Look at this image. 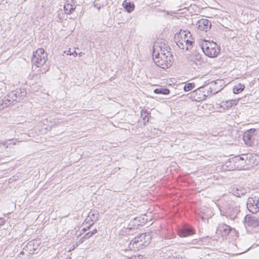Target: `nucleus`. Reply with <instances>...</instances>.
Listing matches in <instances>:
<instances>
[{"label":"nucleus","instance_id":"nucleus-15","mask_svg":"<svg viewBox=\"0 0 259 259\" xmlns=\"http://www.w3.org/2000/svg\"><path fill=\"white\" fill-rule=\"evenodd\" d=\"M248 158V154H243L241 156L236 157L235 160H233V161H234L236 163V165H235V168L242 169L244 167V164L246 162L245 160L247 159Z\"/></svg>","mask_w":259,"mask_h":259},{"label":"nucleus","instance_id":"nucleus-14","mask_svg":"<svg viewBox=\"0 0 259 259\" xmlns=\"http://www.w3.org/2000/svg\"><path fill=\"white\" fill-rule=\"evenodd\" d=\"M245 224L250 227H256L259 226V221L255 217L247 214L244 217Z\"/></svg>","mask_w":259,"mask_h":259},{"label":"nucleus","instance_id":"nucleus-41","mask_svg":"<svg viewBox=\"0 0 259 259\" xmlns=\"http://www.w3.org/2000/svg\"><path fill=\"white\" fill-rule=\"evenodd\" d=\"M137 220H138V218H136L134 219V220L133 221V223H134L135 225L137 223Z\"/></svg>","mask_w":259,"mask_h":259},{"label":"nucleus","instance_id":"nucleus-4","mask_svg":"<svg viewBox=\"0 0 259 259\" xmlns=\"http://www.w3.org/2000/svg\"><path fill=\"white\" fill-rule=\"evenodd\" d=\"M201 49L205 55L211 58L217 57L220 53L219 46L212 41L204 40L202 44Z\"/></svg>","mask_w":259,"mask_h":259},{"label":"nucleus","instance_id":"nucleus-42","mask_svg":"<svg viewBox=\"0 0 259 259\" xmlns=\"http://www.w3.org/2000/svg\"><path fill=\"white\" fill-rule=\"evenodd\" d=\"M20 253H21V254H23V251H21V252H20Z\"/></svg>","mask_w":259,"mask_h":259},{"label":"nucleus","instance_id":"nucleus-33","mask_svg":"<svg viewBox=\"0 0 259 259\" xmlns=\"http://www.w3.org/2000/svg\"><path fill=\"white\" fill-rule=\"evenodd\" d=\"M84 240H85V238H83V236L78 240V241H77V243L78 244H81L83 242Z\"/></svg>","mask_w":259,"mask_h":259},{"label":"nucleus","instance_id":"nucleus-24","mask_svg":"<svg viewBox=\"0 0 259 259\" xmlns=\"http://www.w3.org/2000/svg\"><path fill=\"white\" fill-rule=\"evenodd\" d=\"M193 60H192L193 62H195V61H197L196 62V65H200L201 62H202L201 60V55L197 53H195L193 55Z\"/></svg>","mask_w":259,"mask_h":259},{"label":"nucleus","instance_id":"nucleus-6","mask_svg":"<svg viewBox=\"0 0 259 259\" xmlns=\"http://www.w3.org/2000/svg\"><path fill=\"white\" fill-rule=\"evenodd\" d=\"M185 30H181L178 33H177L174 36V40L177 46L182 50H188V45L186 43V37H183L186 35Z\"/></svg>","mask_w":259,"mask_h":259},{"label":"nucleus","instance_id":"nucleus-16","mask_svg":"<svg viewBox=\"0 0 259 259\" xmlns=\"http://www.w3.org/2000/svg\"><path fill=\"white\" fill-rule=\"evenodd\" d=\"M40 244L39 239L33 240L28 243L26 247L29 250L30 253H34Z\"/></svg>","mask_w":259,"mask_h":259},{"label":"nucleus","instance_id":"nucleus-7","mask_svg":"<svg viewBox=\"0 0 259 259\" xmlns=\"http://www.w3.org/2000/svg\"><path fill=\"white\" fill-rule=\"evenodd\" d=\"M259 198L256 196L249 197L247 199L246 205L249 211L255 213L259 210Z\"/></svg>","mask_w":259,"mask_h":259},{"label":"nucleus","instance_id":"nucleus-32","mask_svg":"<svg viewBox=\"0 0 259 259\" xmlns=\"http://www.w3.org/2000/svg\"><path fill=\"white\" fill-rule=\"evenodd\" d=\"M93 224H94V223H93H93H91V224H90V225H89V226H88L87 228H83L82 230H83L84 232L87 231V230H89V229H90L92 225H93Z\"/></svg>","mask_w":259,"mask_h":259},{"label":"nucleus","instance_id":"nucleus-29","mask_svg":"<svg viewBox=\"0 0 259 259\" xmlns=\"http://www.w3.org/2000/svg\"><path fill=\"white\" fill-rule=\"evenodd\" d=\"M207 87H204V92L205 93V99L206 98V97H208V96H210L211 95L209 94V93L208 92V91L207 90V89L206 88Z\"/></svg>","mask_w":259,"mask_h":259},{"label":"nucleus","instance_id":"nucleus-27","mask_svg":"<svg viewBox=\"0 0 259 259\" xmlns=\"http://www.w3.org/2000/svg\"><path fill=\"white\" fill-rule=\"evenodd\" d=\"M202 87H207L206 88L207 89V90L208 91V92L209 93V94L211 95L215 94V93H213V90L209 89V86H208V83L206 84V85H204Z\"/></svg>","mask_w":259,"mask_h":259},{"label":"nucleus","instance_id":"nucleus-31","mask_svg":"<svg viewBox=\"0 0 259 259\" xmlns=\"http://www.w3.org/2000/svg\"><path fill=\"white\" fill-rule=\"evenodd\" d=\"M235 100L227 102V103L228 104L227 106L231 107L233 105V104H235Z\"/></svg>","mask_w":259,"mask_h":259},{"label":"nucleus","instance_id":"nucleus-39","mask_svg":"<svg viewBox=\"0 0 259 259\" xmlns=\"http://www.w3.org/2000/svg\"><path fill=\"white\" fill-rule=\"evenodd\" d=\"M7 144V142L6 141H2V142H0V145H3L4 146L6 145Z\"/></svg>","mask_w":259,"mask_h":259},{"label":"nucleus","instance_id":"nucleus-34","mask_svg":"<svg viewBox=\"0 0 259 259\" xmlns=\"http://www.w3.org/2000/svg\"><path fill=\"white\" fill-rule=\"evenodd\" d=\"M5 223V220L4 219L0 218V226L4 225Z\"/></svg>","mask_w":259,"mask_h":259},{"label":"nucleus","instance_id":"nucleus-13","mask_svg":"<svg viewBox=\"0 0 259 259\" xmlns=\"http://www.w3.org/2000/svg\"><path fill=\"white\" fill-rule=\"evenodd\" d=\"M231 230V228L225 224H220L217 229V233L221 235L222 237L229 235Z\"/></svg>","mask_w":259,"mask_h":259},{"label":"nucleus","instance_id":"nucleus-43","mask_svg":"<svg viewBox=\"0 0 259 259\" xmlns=\"http://www.w3.org/2000/svg\"><path fill=\"white\" fill-rule=\"evenodd\" d=\"M66 259H71V258L70 257H68V258H67Z\"/></svg>","mask_w":259,"mask_h":259},{"label":"nucleus","instance_id":"nucleus-28","mask_svg":"<svg viewBox=\"0 0 259 259\" xmlns=\"http://www.w3.org/2000/svg\"><path fill=\"white\" fill-rule=\"evenodd\" d=\"M92 236V233H90V232H89L88 233H87L84 236H83V238H85V239H88L89 238H90V237H91Z\"/></svg>","mask_w":259,"mask_h":259},{"label":"nucleus","instance_id":"nucleus-22","mask_svg":"<svg viewBox=\"0 0 259 259\" xmlns=\"http://www.w3.org/2000/svg\"><path fill=\"white\" fill-rule=\"evenodd\" d=\"M154 92L158 94L168 95L169 93V90L166 88H159L155 89Z\"/></svg>","mask_w":259,"mask_h":259},{"label":"nucleus","instance_id":"nucleus-10","mask_svg":"<svg viewBox=\"0 0 259 259\" xmlns=\"http://www.w3.org/2000/svg\"><path fill=\"white\" fill-rule=\"evenodd\" d=\"M194 233V230L189 226H184L178 230V234L181 237H188Z\"/></svg>","mask_w":259,"mask_h":259},{"label":"nucleus","instance_id":"nucleus-25","mask_svg":"<svg viewBox=\"0 0 259 259\" xmlns=\"http://www.w3.org/2000/svg\"><path fill=\"white\" fill-rule=\"evenodd\" d=\"M195 87V84L194 83H192V82H191V83H187L185 85V86L184 87V90L185 91V92H188V91H190L191 90H192V89H193Z\"/></svg>","mask_w":259,"mask_h":259},{"label":"nucleus","instance_id":"nucleus-30","mask_svg":"<svg viewBox=\"0 0 259 259\" xmlns=\"http://www.w3.org/2000/svg\"><path fill=\"white\" fill-rule=\"evenodd\" d=\"M185 33H186L183 37H189L190 38L192 37V35L189 31H185Z\"/></svg>","mask_w":259,"mask_h":259},{"label":"nucleus","instance_id":"nucleus-26","mask_svg":"<svg viewBox=\"0 0 259 259\" xmlns=\"http://www.w3.org/2000/svg\"><path fill=\"white\" fill-rule=\"evenodd\" d=\"M186 43H187V45H188V50L192 48L193 44L194 43V38H193L192 37L190 38L189 37H186Z\"/></svg>","mask_w":259,"mask_h":259},{"label":"nucleus","instance_id":"nucleus-37","mask_svg":"<svg viewBox=\"0 0 259 259\" xmlns=\"http://www.w3.org/2000/svg\"><path fill=\"white\" fill-rule=\"evenodd\" d=\"M90 233H92V235L93 236L94 234H95L96 233H97V230L96 229H94L93 231H90Z\"/></svg>","mask_w":259,"mask_h":259},{"label":"nucleus","instance_id":"nucleus-23","mask_svg":"<svg viewBox=\"0 0 259 259\" xmlns=\"http://www.w3.org/2000/svg\"><path fill=\"white\" fill-rule=\"evenodd\" d=\"M149 115V112L147 110H142L141 112V116L144 120V122H148L149 121L148 116Z\"/></svg>","mask_w":259,"mask_h":259},{"label":"nucleus","instance_id":"nucleus-35","mask_svg":"<svg viewBox=\"0 0 259 259\" xmlns=\"http://www.w3.org/2000/svg\"><path fill=\"white\" fill-rule=\"evenodd\" d=\"M130 259H142V258L140 257L139 256H136L134 255L132 256L131 258H129Z\"/></svg>","mask_w":259,"mask_h":259},{"label":"nucleus","instance_id":"nucleus-38","mask_svg":"<svg viewBox=\"0 0 259 259\" xmlns=\"http://www.w3.org/2000/svg\"><path fill=\"white\" fill-rule=\"evenodd\" d=\"M94 7H95V8H96L98 9V10H99H99H100V8H100V6H98V4H95L94 5Z\"/></svg>","mask_w":259,"mask_h":259},{"label":"nucleus","instance_id":"nucleus-44","mask_svg":"<svg viewBox=\"0 0 259 259\" xmlns=\"http://www.w3.org/2000/svg\"><path fill=\"white\" fill-rule=\"evenodd\" d=\"M181 259H183V258H181Z\"/></svg>","mask_w":259,"mask_h":259},{"label":"nucleus","instance_id":"nucleus-3","mask_svg":"<svg viewBox=\"0 0 259 259\" xmlns=\"http://www.w3.org/2000/svg\"><path fill=\"white\" fill-rule=\"evenodd\" d=\"M151 239V237L150 234L143 233L133 239L130 242V245L133 244L134 248L141 249L147 246Z\"/></svg>","mask_w":259,"mask_h":259},{"label":"nucleus","instance_id":"nucleus-9","mask_svg":"<svg viewBox=\"0 0 259 259\" xmlns=\"http://www.w3.org/2000/svg\"><path fill=\"white\" fill-rule=\"evenodd\" d=\"M196 26L198 30L206 32L210 29L211 23L206 19H201L197 21Z\"/></svg>","mask_w":259,"mask_h":259},{"label":"nucleus","instance_id":"nucleus-5","mask_svg":"<svg viewBox=\"0 0 259 259\" xmlns=\"http://www.w3.org/2000/svg\"><path fill=\"white\" fill-rule=\"evenodd\" d=\"M47 60V54L42 48H39L34 52L31 59L32 63L37 67L44 65Z\"/></svg>","mask_w":259,"mask_h":259},{"label":"nucleus","instance_id":"nucleus-12","mask_svg":"<svg viewBox=\"0 0 259 259\" xmlns=\"http://www.w3.org/2000/svg\"><path fill=\"white\" fill-rule=\"evenodd\" d=\"M208 86H209V89L213 90V93L215 94L220 92L224 88L222 80L212 81L208 83Z\"/></svg>","mask_w":259,"mask_h":259},{"label":"nucleus","instance_id":"nucleus-21","mask_svg":"<svg viewBox=\"0 0 259 259\" xmlns=\"http://www.w3.org/2000/svg\"><path fill=\"white\" fill-rule=\"evenodd\" d=\"M244 88L245 86L244 84L238 83L234 86L233 89V91L234 94H238L241 93L244 89Z\"/></svg>","mask_w":259,"mask_h":259},{"label":"nucleus","instance_id":"nucleus-2","mask_svg":"<svg viewBox=\"0 0 259 259\" xmlns=\"http://www.w3.org/2000/svg\"><path fill=\"white\" fill-rule=\"evenodd\" d=\"M26 94V90L24 89H16L11 91L8 93L7 97H5V100H3L2 108L14 104V102L20 101L24 99Z\"/></svg>","mask_w":259,"mask_h":259},{"label":"nucleus","instance_id":"nucleus-17","mask_svg":"<svg viewBox=\"0 0 259 259\" xmlns=\"http://www.w3.org/2000/svg\"><path fill=\"white\" fill-rule=\"evenodd\" d=\"M76 8L73 1H71V4L69 2H66L64 6V10L67 14L72 13Z\"/></svg>","mask_w":259,"mask_h":259},{"label":"nucleus","instance_id":"nucleus-19","mask_svg":"<svg viewBox=\"0 0 259 259\" xmlns=\"http://www.w3.org/2000/svg\"><path fill=\"white\" fill-rule=\"evenodd\" d=\"M122 5L123 7L126 9V11L128 13H131L134 10L135 6L134 4L131 2L124 1L123 2Z\"/></svg>","mask_w":259,"mask_h":259},{"label":"nucleus","instance_id":"nucleus-18","mask_svg":"<svg viewBox=\"0 0 259 259\" xmlns=\"http://www.w3.org/2000/svg\"><path fill=\"white\" fill-rule=\"evenodd\" d=\"M246 192V190L240 186L233 188V193L237 197H240L245 194Z\"/></svg>","mask_w":259,"mask_h":259},{"label":"nucleus","instance_id":"nucleus-8","mask_svg":"<svg viewBox=\"0 0 259 259\" xmlns=\"http://www.w3.org/2000/svg\"><path fill=\"white\" fill-rule=\"evenodd\" d=\"M255 132L256 130L254 128H251L245 132L243 136V139L246 145L251 146L253 144Z\"/></svg>","mask_w":259,"mask_h":259},{"label":"nucleus","instance_id":"nucleus-20","mask_svg":"<svg viewBox=\"0 0 259 259\" xmlns=\"http://www.w3.org/2000/svg\"><path fill=\"white\" fill-rule=\"evenodd\" d=\"M98 219V213H93L92 212H90L88 215L87 218H86L85 221L88 223L90 222V221L92 222V223H94V222L97 220Z\"/></svg>","mask_w":259,"mask_h":259},{"label":"nucleus","instance_id":"nucleus-40","mask_svg":"<svg viewBox=\"0 0 259 259\" xmlns=\"http://www.w3.org/2000/svg\"><path fill=\"white\" fill-rule=\"evenodd\" d=\"M140 219H141V218H139V224H137V225H141L142 223H144V221L141 222Z\"/></svg>","mask_w":259,"mask_h":259},{"label":"nucleus","instance_id":"nucleus-11","mask_svg":"<svg viewBox=\"0 0 259 259\" xmlns=\"http://www.w3.org/2000/svg\"><path fill=\"white\" fill-rule=\"evenodd\" d=\"M204 89V87L201 86L193 92L192 95L195 101L199 102L205 100V95L203 91Z\"/></svg>","mask_w":259,"mask_h":259},{"label":"nucleus","instance_id":"nucleus-36","mask_svg":"<svg viewBox=\"0 0 259 259\" xmlns=\"http://www.w3.org/2000/svg\"><path fill=\"white\" fill-rule=\"evenodd\" d=\"M69 52H70V53H69L70 55H73L75 57L77 55V53H76V52L75 50L72 53L70 52V51H69Z\"/></svg>","mask_w":259,"mask_h":259},{"label":"nucleus","instance_id":"nucleus-1","mask_svg":"<svg viewBox=\"0 0 259 259\" xmlns=\"http://www.w3.org/2000/svg\"><path fill=\"white\" fill-rule=\"evenodd\" d=\"M168 46L162 41L154 43L152 56L154 62L158 66L164 69L171 66L173 56Z\"/></svg>","mask_w":259,"mask_h":259}]
</instances>
